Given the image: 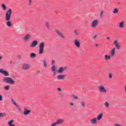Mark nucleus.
<instances>
[{
	"mask_svg": "<svg viewBox=\"0 0 126 126\" xmlns=\"http://www.w3.org/2000/svg\"><path fill=\"white\" fill-rule=\"evenodd\" d=\"M55 60H52V65H55Z\"/></svg>",
	"mask_w": 126,
	"mask_h": 126,
	"instance_id": "36",
	"label": "nucleus"
},
{
	"mask_svg": "<svg viewBox=\"0 0 126 126\" xmlns=\"http://www.w3.org/2000/svg\"><path fill=\"white\" fill-rule=\"evenodd\" d=\"M3 82L4 83H9V84H11V85L15 84V81L12 78L9 77L3 78Z\"/></svg>",
	"mask_w": 126,
	"mask_h": 126,
	"instance_id": "2",
	"label": "nucleus"
},
{
	"mask_svg": "<svg viewBox=\"0 0 126 126\" xmlns=\"http://www.w3.org/2000/svg\"><path fill=\"white\" fill-rule=\"evenodd\" d=\"M31 113V110H28L26 109H25V110L24 111V115H25V116H28V115H29V114H30Z\"/></svg>",
	"mask_w": 126,
	"mask_h": 126,
	"instance_id": "17",
	"label": "nucleus"
},
{
	"mask_svg": "<svg viewBox=\"0 0 126 126\" xmlns=\"http://www.w3.org/2000/svg\"><path fill=\"white\" fill-rule=\"evenodd\" d=\"M31 3H32V0H29V5H31Z\"/></svg>",
	"mask_w": 126,
	"mask_h": 126,
	"instance_id": "39",
	"label": "nucleus"
},
{
	"mask_svg": "<svg viewBox=\"0 0 126 126\" xmlns=\"http://www.w3.org/2000/svg\"><path fill=\"white\" fill-rule=\"evenodd\" d=\"M81 104L83 108H85V102H84V101L81 102Z\"/></svg>",
	"mask_w": 126,
	"mask_h": 126,
	"instance_id": "30",
	"label": "nucleus"
},
{
	"mask_svg": "<svg viewBox=\"0 0 126 126\" xmlns=\"http://www.w3.org/2000/svg\"><path fill=\"white\" fill-rule=\"evenodd\" d=\"M85 23H86V24H88V22H86Z\"/></svg>",
	"mask_w": 126,
	"mask_h": 126,
	"instance_id": "47",
	"label": "nucleus"
},
{
	"mask_svg": "<svg viewBox=\"0 0 126 126\" xmlns=\"http://www.w3.org/2000/svg\"><path fill=\"white\" fill-rule=\"evenodd\" d=\"M45 46V42H42L39 44V54L42 55L44 53V46Z\"/></svg>",
	"mask_w": 126,
	"mask_h": 126,
	"instance_id": "3",
	"label": "nucleus"
},
{
	"mask_svg": "<svg viewBox=\"0 0 126 126\" xmlns=\"http://www.w3.org/2000/svg\"><path fill=\"white\" fill-rule=\"evenodd\" d=\"M109 78H112V73H109Z\"/></svg>",
	"mask_w": 126,
	"mask_h": 126,
	"instance_id": "41",
	"label": "nucleus"
},
{
	"mask_svg": "<svg viewBox=\"0 0 126 126\" xmlns=\"http://www.w3.org/2000/svg\"><path fill=\"white\" fill-rule=\"evenodd\" d=\"M57 90H58V91H60V92H62V88H57Z\"/></svg>",
	"mask_w": 126,
	"mask_h": 126,
	"instance_id": "37",
	"label": "nucleus"
},
{
	"mask_svg": "<svg viewBox=\"0 0 126 126\" xmlns=\"http://www.w3.org/2000/svg\"><path fill=\"white\" fill-rule=\"evenodd\" d=\"M70 105L73 106V103L72 102L70 103Z\"/></svg>",
	"mask_w": 126,
	"mask_h": 126,
	"instance_id": "43",
	"label": "nucleus"
},
{
	"mask_svg": "<svg viewBox=\"0 0 126 126\" xmlns=\"http://www.w3.org/2000/svg\"><path fill=\"white\" fill-rule=\"evenodd\" d=\"M45 27L47 28V29H48V30H49L50 29V28H51L50 25H51V23L49 22H47L45 23Z\"/></svg>",
	"mask_w": 126,
	"mask_h": 126,
	"instance_id": "18",
	"label": "nucleus"
},
{
	"mask_svg": "<svg viewBox=\"0 0 126 126\" xmlns=\"http://www.w3.org/2000/svg\"><path fill=\"white\" fill-rule=\"evenodd\" d=\"M37 45H38V41H37L36 40H34L31 43L30 47L31 48H34V47H36Z\"/></svg>",
	"mask_w": 126,
	"mask_h": 126,
	"instance_id": "11",
	"label": "nucleus"
},
{
	"mask_svg": "<svg viewBox=\"0 0 126 126\" xmlns=\"http://www.w3.org/2000/svg\"><path fill=\"white\" fill-rule=\"evenodd\" d=\"M99 23V22L97 21V20H94L92 22L91 24V26L92 28H96L98 26V24Z\"/></svg>",
	"mask_w": 126,
	"mask_h": 126,
	"instance_id": "7",
	"label": "nucleus"
},
{
	"mask_svg": "<svg viewBox=\"0 0 126 126\" xmlns=\"http://www.w3.org/2000/svg\"><path fill=\"white\" fill-rule=\"evenodd\" d=\"M118 12H119V10H118V9L117 8L114 9V10L113 12V13H118Z\"/></svg>",
	"mask_w": 126,
	"mask_h": 126,
	"instance_id": "31",
	"label": "nucleus"
},
{
	"mask_svg": "<svg viewBox=\"0 0 126 126\" xmlns=\"http://www.w3.org/2000/svg\"><path fill=\"white\" fill-rule=\"evenodd\" d=\"M102 117H103V114L100 113L99 115V116L97 117L96 120H97V121H100V120H101V119H102Z\"/></svg>",
	"mask_w": 126,
	"mask_h": 126,
	"instance_id": "24",
	"label": "nucleus"
},
{
	"mask_svg": "<svg viewBox=\"0 0 126 126\" xmlns=\"http://www.w3.org/2000/svg\"><path fill=\"white\" fill-rule=\"evenodd\" d=\"M91 125H96L97 124V118H94L90 120Z\"/></svg>",
	"mask_w": 126,
	"mask_h": 126,
	"instance_id": "12",
	"label": "nucleus"
},
{
	"mask_svg": "<svg viewBox=\"0 0 126 126\" xmlns=\"http://www.w3.org/2000/svg\"><path fill=\"white\" fill-rule=\"evenodd\" d=\"M98 44H95V47H98Z\"/></svg>",
	"mask_w": 126,
	"mask_h": 126,
	"instance_id": "46",
	"label": "nucleus"
},
{
	"mask_svg": "<svg viewBox=\"0 0 126 126\" xmlns=\"http://www.w3.org/2000/svg\"><path fill=\"white\" fill-rule=\"evenodd\" d=\"M30 58L31 59H34V58H36V54L33 53L31 54Z\"/></svg>",
	"mask_w": 126,
	"mask_h": 126,
	"instance_id": "25",
	"label": "nucleus"
},
{
	"mask_svg": "<svg viewBox=\"0 0 126 126\" xmlns=\"http://www.w3.org/2000/svg\"><path fill=\"white\" fill-rule=\"evenodd\" d=\"M99 92H101V93H106L107 90L105 88V87L103 85H99L98 87Z\"/></svg>",
	"mask_w": 126,
	"mask_h": 126,
	"instance_id": "4",
	"label": "nucleus"
},
{
	"mask_svg": "<svg viewBox=\"0 0 126 126\" xmlns=\"http://www.w3.org/2000/svg\"><path fill=\"white\" fill-rule=\"evenodd\" d=\"M119 28H121V29H123L125 28V22L122 21L119 23Z\"/></svg>",
	"mask_w": 126,
	"mask_h": 126,
	"instance_id": "16",
	"label": "nucleus"
},
{
	"mask_svg": "<svg viewBox=\"0 0 126 126\" xmlns=\"http://www.w3.org/2000/svg\"><path fill=\"white\" fill-rule=\"evenodd\" d=\"M72 97L74 100H77V99H78L77 96H76V95H72Z\"/></svg>",
	"mask_w": 126,
	"mask_h": 126,
	"instance_id": "29",
	"label": "nucleus"
},
{
	"mask_svg": "<svg viewBox=\"0 0 126 126\" xmlns=\"http://www.w3.org/2000/svg\"><path fill=\"white\" fill-rule=\"evenodd\" d=\"M52 71H53V72H55L56 71V66L55 65H52Z\"/></svg>",
	"mask_w": 126,
	"mask_h": 126,
	"instance_id": "27",
	"label": "nucleus"
},
{
	"mask_svg": "<svg viewBox=\"0 0 126 126\" xmlns=\"http://www.w3.org/2000/svg\"><path fill=\"white\" fill-rule=\"evenodd\" d=\"M64 70H66V67H61L58 69V73H63Z\"/></svg>",
	"mask_w": 126,
	"mask_h": 126,
	"instance_id": "14",
	"label": "nucleus"
},
{
	"mask_svg": "<svg viewBox=\"0 0 126 126\" xmlns=\"http://www.w3.org/2000/svg\"><path fill=\"white\" fill-rule=\"evenodd\" d=\"M22 68L25 70L26 69H29V68H30V65L27 63H24L22 66Z\"/></svg>",
	"mask_w": 126,
	"mask_h": 126,
	"instance_id": "13",
	"label": "nucleus"
},
{
	"mask_svg": "<svg viewBox=\"0 0 126 126\" xmlns=\"http://www.w3.org/2000/svg\"><path fill=\"white\" fill-rule=\"evenodd\" d=\"M63 122H64V120H63L62 119H59L57 120V121L54 123V125H62V124H63Z\"/></svg>",
	"mask_w": 126,
	"mask_h": 126,
	"instance_id": "10",
	"label": "nucleus"
},
{
	"mask_svg": "<svg viewBox=\"0 0 126 126\" xmlns=\"http://www.w3.org/2000/svg\"><path fill=\"white\" fill-rule=\"evenodd\" d=\"M0 101H2V95L0 94Z\"/></svg>",
	"mask_w": 126,
	"mask_h": 126,
	"instance_id": "38",
	"label": "nucleus"
},
{
	"mask_svg": "<svg viewBox=\"0 0 126 126\" xmlns=\"http://www.w3.org/2000/svg\"><path fill=\"white\" fill-rule=\"evenodd\" d=\"M114 45L116 48L117 50H120L121 49V45H120V41L118 40H115L114 42Z\"/></svg>",
	"mask_w": 126,
	"mask_h": 126,
	"instance_id": "6",
	"label": "nucleus"
},
{
	"mask_svg": "<svg viewBox=\"0 0 126 126\" xmlns=\"http://www.w3.org/2000/svg\"><path fill=\"white\" fill-rule=\"evenodd\" d=\"M51 126H57V124H55V123L52 124Z\"/></svg>",
	"mask_w": 126,
	"mask_h": 126,
	"instance_id": "40",
	"label": "nucleus"
},
{
	"mask_svg": "<svg viewBox=\"0 0 126 126\" xmlns=\"http://www.w3.org/2000/svg\"><path fill=\"white\" fill-rule=\"evenodd\" d=\"M103 13H104V11H101L100 13V17H102V16H103Z\"/></svg>",
	"mask_w": 126,
	"mask_h": 126,
	"instance_id": "35",
	"label": "nucleus"
},
{
	"mask_svg": "<svg viewBox=\"0 0 126 126\" xmlns=\"http://www.w3.org/2000/svg\"><path fill=\"white\" fill-rule=\"evenodd\" d=\"M64 77H65V76L63 75H60L57 76V79L58 80H61L62 79H64Z\"/></svg>",
	"mask_w": 126,
	"mask_h": 126,
	"instance_id": "21",
	"label": "nucleus"
},
{
	"mask_svg": "<svg viewBox=\"0 0 126 126\" xmlns=\"http://www.w3.org/2000/svg\"><path fill=\"white\" fill-rule=\"evenodd\" d=\"M11 101L12 104H13V105H14V106H17V104H16V102H15V101H14V100H13V99H11Z\"/></svg>",
	"mask_w": 126,
	"mask_h": 126,
	"instance_id": "28",
	"label": "nucleus"
},
{
	"mask_svg": "<svg viewBox=\"0 0 126 126\" xmlns=\"http://www.w3.org/2000/svg\"><path fill=\"white\" fill-rule=\"evenodd\" d=\"M11 9H9L6 12L5 15V20L7 21L6 23V26L7 27H11L12 24H11V22L9 21L10 20V16H11Z\"/></svg>",
	"mask_w": 126,
	"mask_h": 126,
	"instance_id": "1",
	"label": "nucleus"
},
{
	"mask_svg": "<svg viewBox=\"0 0 126 126\" xmlns=\"http://www.w3.org/2000/svg\"><path fill=\"white\" fill-rule=\"evenodd\" d=\"M106 39H107L108 40H110V37L107 36V37H106Z\"/></svg>",
	"mask_w": 126,
	"mask_h": 126,
	"instance_id": "44",
	"label": "nucleus"
},
{
	"mask_svg": "<svg viewBox=\"0 0 126 126\" xmlns=\"http://www.w3.org/2000/svg\"><path fill=\"white\" fill-rule=\"evenodd\" d=\"M0 73H1V74H3V75H5V76H9V75L8 72L5 70H4L2 68L0 69Z\"/></svg>",
	"mask_w": 126,
	"mask_h": 126,
	"instance_id": "9",
	"label": "nucleus"
},
{
	"mask_svg": "<svg viewBox=\"0 0 126 126\" xmlns=\"http://www.w3.org/2000/svg\"><path fill=\"white\" fill-rule=\"evenodd\" d=\"M5 116V114L3 113H0V118H3Z\"/></svg>",
	"mask_w": 126,
	"mask_h": 126,
	"instance_id": "32",
	"label": "nucleus"
},
{
	"mask_svg": "<svg viewBox=\"0 0 126 126\" xmlns=\"http://www.w3.org/2000/svg\"><path fill=\"white\" fill-rule=\"evenodd\" d=\"M111 55L108 56L105 55L104 56L105 60H106V61H109V60H111Z\"/></svg>",
	"mask_w": 126,
	"mask_h": 126,
	"instance_id": "22",
	"label": "nucleus"
},
{
	"mask_svg": "<svg viewBox=\"0 0 126 126\" xmlns=\"http://www.w3.org/2000/svg\"><path fill=\"white\" fill-rule=\"evenodd\" d=\"M1 59H2V57H1L0 56V61L1 60Z\"/></svg>",
	"mask_w": 126,
	"mask_h": 126,
	"instance_id": "45",
	"label": "nucleus"
},
{
	"mask_svg": "<svg viewBox=\"0 0 126 126\" xmlns=\"http://www.w3.org/2000/svg\"><path fill=\"white\" fill-rule=\"evenodd\" d=\"M9 88H10V86H9V85L4 87V89L5 90H6V91H8V90H9Z\"/></svg>",
	"mask_w": 126,
	"mask_h": 126,
	"instance_id": "26",
	"label": "nucleus"
},
{
	"mask_svg": "<svg viewBox=\"0 0 126 126\" xmlns=\"http://www.w3.org/2000/svg\"><path fill=\"white\" fill-rule=\"evenodd\" d=\"M74 45L78 48V49H79L80 48V41L77 39H74Z\"/></svg>",
	"mask_w": 126,
	"mask_h": 126,
	"instance_id": "8",
	"label": "nucleus"
},
{
	"mask_svg": "<svg viewBox=\"0 0 126 126\" xmlns=\"http://www.w3.org/2000/svg\"><path fill=\"white\" fill-rule=\"evenodd\" d=\"M2 7L3 8V10H5L6 9V6L3 4H2Z\"/></svg>",
	"mask_w": 126,
	"mask_h": 126,
	"instance_id": "34",
	"label": "nucleus"
},
{
	"mask_svg": "<svg viewBox=\"0 0 126 126\" xmlns=\"http://www.w3.org/2000/svg\"><path fill=\"white\" fill-rule=\"evenodd\" d=\"M116 52V48H113L111 51V54L110 56L111 57H114V56H115V53Z\"/></svg>",
	"mask_w": 126,
	"mask_h": 126,
	"instance_id": "20",
	"label": "nucleus"
},
{
	"mask_svg": "<svg viewBox=\"0 0 126 126\" xmlns=\"http://www.w3.org/2000/svg\"><path fill=\"white\" fill-rule=\"evenodd\" d=\"M42 63L44 67H47V66H48V65L47 64V60H42Z\"/></svg>",
	"mask_w": 126,
	"mask_h": 126,
	"instance_id": "23",
	"label": "nucleus"
},
{
	"mask_svg": "<svg viewBox=\"0 0 126 126\" xmlns=\"http://www.w3.org/2000/svg\"><path fill=\"white\" fill-rule=\"evenodd\" d=\"M56 33H57L58 35H59L61 38H62V39H65V35H63L61 32L57 31Z\"/></svg>",
	"mask_w": 126,
	"mask_h": 126,
	"instance_id": "15",
	"label": "nucleus"
},
{
	"mask_svg": "<svg viewBox=\"0 0 126 126\" xmlns=\"http://www.w3.org/2000/svg\"><path fill=\"white\" fill-rule=\"evenodd\" d=\"M104 106L106 108V109H109V108H110V103L106 101L104 103Z\"/></svg>",
	"mask_w": 126,
	"mask_h": 126,
	"instance_id": "19",
	"label": "nucleus"
},
{
	"mask_svg": "<svg viewBox=\"0 0 126 126\" xmlns=\"http://www.w3.org/2000/svg\"><path fill=\"white\" fill-rule=\"evenodd\" d=\"M93 39L94 40H96V39H98V35H94V36L93 37Z\"/></svg>",
	"mask_w": 126,
	"mask_h": 126,
	"instance_id": "33",
	"label": "nucleus"
},
{
	"mask_svg": "<svg viewBox=\"0 0 126 126\" xmlns=\"http://www.w3.org/2000/svg\"><path fill=\"white\" fill-rule=\"evenodd\" d=\"M74 33H75V34H76L77 35L78 34V32H77V31H75L74 32Z\"/></svg>",
	"mask_w": 126,
	"mask_h": 126,
	"instance_id": "42",
	"label": "nucleus"
},
{
	"mask_svg": "<svg viewBox=\"0 0 126 126\" xmlns=\"http://www.w3.org/2000/svg\"><path fill=\"white\" fill-rule=\"evenodd\" d=\"M31 38H32L31 34L29 33H27L23 37V40L24 42H28V41H30V40H31Z\"/></svg>",
	"mask_w": 126,
	"mask_h": 126,
	"instance_id": "5",
	"label": "nucleus"
}]
</instances>
